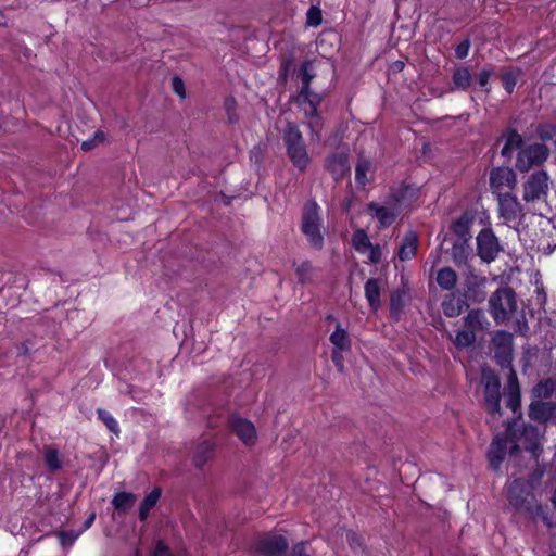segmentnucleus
<instances>
[{
    "mask_svg": "<svg viewBox=\"0 0 556 556\" xmlns=\"http://www.w3.org/2000/svg\"><path fill=\"white\" fill-rule=\"evenodd\" d=\"M501 139H505V144L501 150V155L503 157L510 160L515 149H522L523 139L514 128H507Z\"/></svg>",
    "mask_w": 556,
    "mask_h": 556,
    "instance_id": "b1692460",
    "label": "nucleus"
},
{
    "mask_svg": "<svg viewBox=\"0 0 556 556\" xmlns=\"http://www.w3.org/2000/svg\"><path fill=\"white\" fill-rule=\"evenodd\" d=\"M450 253L453 263L457 267L467 266L468 260L472 254L470 241H465L464 239H453Z\"/></svg>",
    "mask_w": 556,
    "mask_h": 556,
    "instance_id": "aec40b11",
    "label": "nucleus"
},
{
    "mask_svg": "<svg viewBox=\"0 0 556 556\" xmlns=\"http://www.w3.org/2000/svg\"><path fill=\"white\" fill-rule=\"evenodd\" d=\"M368 250H370V253H369V260L371 263H379L380 260H381V250L379 247H374L371 244V247L368 248Z\"/></svg>",
    "mask_w": 556,
    "mask_h": 556,
    "instance_id": "13d9d810",
    "label": "nucleus"
},
{
    "mask_svg": "<svg viewBox=\"0 0 556 556\" xmlns=\"http://www.w3.org/2000/svg\"><path fill=\"white\" fill-rule=\"evenodd\" d=\"M299 98L302 100V102L308 103V105H317L318 106L320 104V102L323 101V97L316 92H313L311 90V88H308V92L305 94L299 93Z\"/></svg>",
    "mask_w": 556,
    "mask_h": 556,
    "instance_id": "09e8293b",
    "label": "nucleus"
},
{
    "mask_svg": "<svg viewBox=\"0 0 556 556\" xmlns=\"http://www.w3.org/2000/svg\"><path fill=\"white\" fill-rule=\"evenodd\" d=\"M506 406L510 408L514 414H518L517 420L519 421L521 417L520 388L514 370L510 371L507 382Z\"/></svg>",
    "mask_w": 556,
    "mask_h": 556,
    "instance_id": "6ab92c4d",
    "label": "nucleus"
},
{
    "mask_svg": "<svg viewBox=\"0 0 556 556\" xmlns=\"http://www.w3.org/2000/svg\"><path fill=\"white\" fill-rule=\"evenodd\" d=\"M30 345V340H26L16 345V364L18 365V375L22 378H24L23 367H29L31 364ZM26 372H28V368H26Z\"/></svg>",
    "mask_w": 556,
    "mask_h": 556,
    "instance_id": "cd10ccee",
    "label": "nucleus"
},
{
    "mask_svg": "<svg viewBox=\"0 0 556 556\" xmlns=\"http://www.w3.org/2000/svg\"><path fill=\"white\" fill-rule=\"evenodd\" d=\"M367 210L375 214L380 223V226L383 228L389 227L396 218V215L392 208L378 205L375 202H370L367 205Z\"/></svg>",
    "mask_w": 556,
    "mask_h": 556,
    "instance_id": "c85d7f7f",
    "label": "nucleus"
},
{
    "mask_svg": "<svg viewBox=\"0 0 556 556\" xmlns=\"http://www.w3.org/2000/svg\"><path fill=\"white\" fill-rule=\"evenodd\" d=\"M457 274L451 267H443L437 274V283L444 291L453 290L457 285Z\"/></svg>",
    "mask_w": 556,
    "mask_h": 556,
    "instance_id": "2f4dec72",
    "label": "nucleus"
},
{
    "mask_svg": "<svg viewBox=\"0 0 556 556\" xmlns=\"http://www.w3.org/2000/svg\"><path fill=\"white\" fill-rule=\"evenodd\" d=\"M489 305L493 318L505 321L517 308L516 293L511 288H500L490 296Z\"/></svg>",
    "mask_w": 556,
    "mask_h": 556,
    "instance_id": "423d86ee",
    "label": "nucleus"
},
{
    "mask_svg": "<svg viewBox=\"0 0 556 556\" xmlns=\"http://www.w3.org/2000/svg\"><path fill=\"white\" fill-rule=\"evenodd\" d=\"M478 255L483 262L491 263L494 261L503 247L500 244L498 238L491 228H483L477 236Z\"/></svg>",
    "mask_w": 556,
    "mask_h": 556,
    "instance_id": "1a4fd4ad",
    "label": "nucleus"
},
{
    "mask_svg": "<svg viewBox=\"0 0 556 556\" xmlns=\"http://www.w3.org/2000/svg\"><path fill=\"white\" fill-rule=\"evenodd\" d=\"M517 185V178L515 172L509 167H496L490 173V186L496 191L503 187L514 189Z\"/></svg>",
    "mask_w": 556,
    "mask_h": 556,
    "instance_id": "dca6fc26",
    "label": "nucleus"
},
{
    "mask_svg": "<svg viewBox=\"0 0 556 556\" xmlns=\"http://www.w3.org/2000/svg\"><path fill=\"white\" fill-rule=\"evenodd\" d=\"M161 497V489L154 488L149 494H147L141 502L140 506L151 510Z\"/></svg>",
    "mask_w": 556,
    "mask_h": 556,
    "instance_id": "a18cd8bd",
    "label": "nucleus"
},
{
    "mask_svg": "<svg viewBox=\"0 0 556 556\" xmlns=\"http://www.w3.org/2000/svg\"><path fill=\"white\" fill-rule=\"evenodd\" d=\"M320 228L319 206L315 201H308L303 207L301 230L311 247L316 250H321L324 247V236Z\"/></svg>",
    "mask_w": 556,
    "mask_h": 556,
    "instance_id": "39448f33",
    "label": "nucleus"
},
{
    "mask_svg": "<svg viewBox=\"0 0 556 556\" xmlns=\"http://www.w3.org/2000/svg\"><path fill=\"white\" fill-rule=\"evenodd\" d=\"M321 117L312 118L308 122V127L311 128V131L316 135L317 139H319V129L321 128Z\"/></svg>",
    "mask_w": 556,
    "mask_h": 556,
    "instance_id": "4d7b16f0",
    "label": "nucleus"
},
{
    "mask_svg": "<svg viewBox=\"0 0 556 556\" xmlns=\"http://www.w3.org/2000/svg\"><path fill=\"white\" fill-rule=\"evenodd\" d=\"M172 88L180 98H185L186 97L185 83H184V80L180 77L175 76L172 79Z\"/></svg>",
    "mask_w": 556,
    "mask_h": 556,
    "instance_id": "603ef678",
    "label": "nucleus"
},
{
    "mask_svg": "<svg viewBox=\"0 0 556 556\" xmlns=\"http://www.w3.org/2000/svg\"><path fill=\"white\" fill-rule=\"evenodd\" d=\"M441 306L445 316L454 318L459 316L464 309L468 308L469 303H467L466 300L456 296L454 293H450L445 296Z\"/></svg>",
    "mask_w": 556,
    "mask_h": 556,
    "instance_id": "5701e85b",
    "label": "nucleus"
},
{
    "mask_svg": "<svg viewBox=\"0 0 556 556\" xmlns=\"http://www.w3.org/2000/svg\"><path fill=\"white\" fill-rule=\"evenodd\" d=\"M293 266L299 283L305 285L313 281L314 267L309 261L302 262L299 265L293 262Z\"/></svg>",
    "mask_w": 556,
    "mask_h": 556,
    "instance_id": "c9c22d12",
    "label": "nucleus"
},
{
    "mask_svg": "<svg viewBox=\"0 0 556 556\" xmlns=\"http://www.w3.org/2000/svg\"><path fill=\"white\" fill-rule=\"evenodd\" d=\"M494 358L501 367H509L513 358V336L504 330H498L492 337Z\"/></svg>",
    "mask_w": 556,
    "mask_h": 556,
    "instance_id": "9d476101",
    "label": "nucleus"
},
{
    "mask_svg": "<svg viewBox=\"0 0 556 556\" xmlns=\"http://www.w3.org/2000/svg\"><path fill=\"white\" fill-rule=\"evenodd\" d=\"M346 541L353 549H357V548L362 547V542H361L359 536L352 530L346 532Z\"/></svg>",
    "mask_w": 556,
    "mask_h": 556,
    "instance_id": "5fc2aeb1",
    "label": "nucleus"
},
{
    "mask_svg": "<svg viewBox=\"0 0 556 556\" xmlns=\"http://www.w3.org/2000/svg\"><path fill=\"white\" fill-rule=\"evenodd\" d=\"M94 519H96V513L90 514L89 517L85 520L84 526L80 531L83 532V531L87 530L88 528H90L91 525L93 523Z\"/></svg>",
    "mask_w": 556,
    "mask_h": 556,
    "instance_id": "680f3d73",
    "label": "nucleus"
},
{
    "mask_svg": "<svg viewBox=\"0 0 556 556\" xmlns=\"http://www.w3.org/2000/svg\"><path fill=\"white\" fill-rule=\"evenodd\" d=\"M42 459L50 473H55L63 468L64 457L55 445L42 447Z\"/></svg>",
    "mask_w": 556,
    "mask_h": 556,
    "instance_id": "412c9836",
    "label": "nucleus"
},
{
    "mask_svg": "<svg viewBox=\"0 0 556 556\" xmlns=\"http://www.w3.org/2000/svg\"><path fill=\"white\" fill-rule=\"evenodd\" d=\"M556 414L555 401H541L533 399L529 406V417L531 420L545 422Z\"/></svg>",
    "mask_w": 556,
    "mask_h": 556,
    "instance_id": "f3484780",
    "label": "nucleus"
},
{
    "mask_svg": "<svg viewBox=\"0 0 556 556\" xmlns=\"http://www.w3.org/2000/svg\"><path fill=\"white\" fill-rule=\"evenodd\" d=\"M500 216L506 222L516 220L521 212V205L517 198L509 192L497 194Z\"/></svg>",
    "mask_w": 556,
    "mask_h": 556,
    "instance_id": "2eb2a0df",
    "label": "nucleus"
},
{
    "mask_svg": "<svg viewBox=\"0 0 556 556\" xmlns=\"http://www.w3.org/2000/svg\"><path fill=\"white\" fill-rule=\"evenodd\" d=\"M464 325L466 328L472 330L475 333L484 331L489 328L490 323L482 309H471L464 317Z\"/></svg>",
    "mask_w": 556,
    "mask_h": 556,
    "instance_id": "393cba45",
    "label": "nucleus"
},
{
    "mask_svg": "<svg viewBox=\"0 0 556 556\" xmlns=\"http://www.w3.org/2000/svg\"><path fill=\"white\" fill-rule=\"evenodd\" d=\"M164 554H168V548L164 544L159 543L155 548V556H163Z\"/></svg>",
    "mask_w": 556,
    "mask_h": 556,
    "instance_id": "e2e57ef3",
    "label": "nucleus"
},
{
    "mask_svg": "<svg viewBox=\"0 0 556 556\" xmlns=\"http://www.w3.org/2000/svg\"><path fill=\"white\" fill-rule=\"evenodd\" d=\"M329 340L334 345L333 350L349 351L351 349V340L348 331L340 325H338L336 330L330 334Z\"/></svg>",
    "mask_w": 556,
    "mask_h": 556,
    "instance_id": "f704fd0d",
    "label": "nucleus"
},
{
    "mask_svg": "<svg viewBox=\"0 0 556 556\" xmlns=\"http://www.w3.org/2000/svg\"><path fill=\"white\" fill-rule=\"evenodd\" d=\"M509 437L497 434L491 442L488 450V459L493 470H498L507 453Z\"/></svg>",
    "mask_w": 556,
    "mask_h": 556,
    "instance_id": "4468645a",
    "label": "nucleus"
},
{
    "mask_svg": "<svg viewBox=\"0 0 556 556\" xmlns=\"http://www.w3.org/2000/svg\"><path fill=\"white\" fill-rule=\"evenodd\" d=\"M370 167L371 163L369 160H367L364 156H359L357 159V163L355 166V180L357 185L362 187L366 186V184L368 182L367 173L369 172Z\"/></svg>",
    "mask_w": 556,
    "mask_h": 556,
    "instance_id": "4c0bfd02",
    "label": "nucleus"
},
{
    "mask_svg": "<svg viewBox=\"0 0 556 556\" xmlns=\"http://www.w3.org/2000/svg\"><path fill=\"white\" fill-rule=\"evenodd\" d=\"M325 166L327 170L332 175L334 180L342 179L346 174L350 173V164L348 154L343 152L332 153L326 159Z\"/></svg>",
    "mask_w": 556,
    "mask_h": 556,
    "instance_id": "a211bd4d",
    "label": "nucleus"
},
{
    "mask_svg": "<svg viewBox=\"0 0 556 556\" xmlns=\"http://www.w3.org/2000/svg\"><path fill=\"white\" fill-rule=\"evenodd\" d=\"M380 283L376 278H369L365 283V296L372 311H377L380 305Z\"/></svg>",
    "mask_w": 556,
    "mask_h": 556,
    "instance_id": "c756f323",
    "label": "nucleus"
},
{
    "mask_svg": "<svg viewBox=\"0 0 556 556\" xmlns=\"http://www.w3.org/2000/svg\"><path fill=\"white\" fill-rule=\"evenodd\" d=\"M92 139H94V141L98 143V142H103L104 139H105V134L101 130H97L92 137Z\"/></svg>",
    "mask_w": 556,
    "mask_h": 556,
    "instance_id": "0e129e2a",
    "label": "nucleus"
},
{
    "mask_svg": "<svg viewBox=\"0 0 556 556\" xmlns=\"http://www.w3.org/2000/svg\"><path fill=\"white\" fill-rule=\"evenodd\" d=\"M353 245L356 251L361 253H365L369 247H371V242L365 232V230L358 229L354 232L352 238Z\"/></svg>",
    "mask_w": 556,
    "mask_h": 556,
    "instance_id": "a19ab883",
    "label": "nucleus"
},
{
    "mask_svg": "<svg viewBox=\"0 0 556 556\" xmlns=\"http://www.w3.org/2000/svg\"><path fill=\"white\" fill-rule=\"evenodd\" d=\"M507 497L509 505L515 510L523 513L532 519L540 517L547 528L554 527L556 521L554 514H547L543 510L527 482L521 479L513 480L508 485Z\"/></svg>",
    "mask_w": 556,
    "mask_h": 556,
    "instance_id": "f257e3e1",
    "label": "nucleus"
},
{
    "mask_svg": "<svg viewBox=\"0 0 556 556\" xmlns=\"http://www.w3.org/2000/svg\"><path fill=\"white\" fill-rule=\"evenodd\" d=\"M548 176L544 170L534 172L523 184V200L534 202L547 193Z\"/></svg>",
    "mask_w": 556,
    "mask_h": 556,
    "instance_id": "9b49d317",
    "label": "nucleus"
},
{
    "mask_svg": "<svg viewBox=\"0 0 556 556\" xmlns=\"http://www.w3.org/2000/svg\"><path fill=\"white\" fill-rule=\"evenodd\" d=\"M551 502L553 504L554 509H556V489L554 490V492L552 494Z\"/></svg>",
    "mask_w": 556,
    "mask_h": 556,
    "instance_id": "774afa93",
    "label": "nucleus"
},
{
    "mask_svg": "<svg viewBox=\"0 0 556 556\" xmlns=\"http://www.w3.org/2000/svg\"><path fill=\"white\" fill-rule=\"evenodd\" d=\"M418 238L415 231H408L403 237V242L399 249V258L401 261L410 260L416 252Z\"/></svg>",
    "mask_w": 556,
    "mask_h": 556,
    "instance_id": "bb28decb",
    "label": "nucleus"
},
{
    "mask_svg": "<svg viewBox=\"0 0 556 556\" xmlns=\"http://www.w3.org/2000/svg\"><path fill=\"white\" fill-rule=\"evenodd\" d=\"M288 547V539L276 533H265L254 543V551L260 556H281L286 554Z\"/></svg>",
    "mask_w": 556,
    "mask_h": 556,
    "instance_id": "6e6552de",
    "label": "nucleus"
},
{
    "mask_svg": "<svg viewBox=\"0 0 556 556\" xmlns=\"http://www.w3.org/2000/svg\"><path fill=\"white\" fill-rule=\"evenodd\" d=\"M317 108V105H309V109L305 110V115L309 119L320 117Z\"/></svg>",
    "mask_w": 556,
    "mask_h": 556,
    "instance_id": "bf43d9fd",
    "label": "nucleus"
},
{
    "mask_svg": "<svg viewBox=\"0 0 556 556\" xmlns=\"http://www.w3.org/2000/svg\"><path fill=\"white\" fill-rule=\"evenodd\" d=\"M506 433L511 442L509 447L510 455L518 454L521 447L530 452L535 458L542 453L539 427L526 424H522L520 427L518 420H513L507 422Z\"/></svg>",
    "mask_w": 556,
    "mask_h": 556,
    "instance_id": "f03ea898",
    "label": "nucleus"
},
{
    "mask_svg": "<svg viewBox=\"0 0 556 556\" xmlns=\"http://www.w3.org/2000/svg\"><path fill=\"white\" fill-rule=\"evenodd\" d=\"M481 383L483 386L484 407L493 420H498L502 415L501 408V380L494 370L483 368L481 372Z\"/></svg>",
    "mask_w": 556,
    "mask_h": 556,
    "instance_id": "20e7f679",
    "label": "nucleus"
},
{
    "mask_svg": "<svg viewBox=\"0 0 556 556\" xmlns=\"http://www.w3.org/2000/svg\"><path fill=\"white\" fill-rule=\"evenodd\" d=\"M306 21L309 26H318L320 25L323 17L321 11L317 7H311L306 13Z\"/></svg>",
    "mask_w": 556,
    "mask_h": 556,
    "instance_id": "de8ad7c7",
    "label": "nucleus"
},
{
    "mask_svg": "<svg viewBox=\"0 0 556 556\" xmlns=\"http://www.w3.org/2000/svg\"><path fill=\"white\" fill-rule=\"evenodd\" d=\"M149 513H150V510H148V509H146V508L140 506L139 507V519L141 521H144L148 518Z\"/></svg>",
    "mask_w": 556,
    "mask_h": 556,
    "instance_id": "69168bd1",
    "label": "nucleus"
},
{
    "mask_svg": "<svg viewBox=\"0 0 556 556\" xmlns=\"http://www.w3.org/2000/svg\"><path fill=\"white\" fill-rule=\"evenodd\" d=\"M312 61H304L301 64L299 76L301 78V89L300 94H305L308 92V88H311V83L315 77V74L312 72Z\"/></svg>",
    "mask_w": 556,
    "mask_h": 556,
    "instance_id": "e433bc0d",
    "label": "nucleus"
},
{
    "mask_svg": "<svg viewBox=\"0 0 556 556\" xmlns=\"http://www.w3.org/2000/svg\"><path fill=\"white\" fill-rule=\"evenodd\" d=\"M97 146V142L94 141V139H88V140H85L81 142V149L84 151H90L92 150L94 147Z\"/></svg>",
    "mask_w": 556,
    "mask_h": 556,
    "instance_id": "052dcab7",
    "label": "nucleus"
},
{
    "mask_svg": "<svg viewBox=\"0 0 556 556\" xmlns=\"http://www.w3.org/2000/svg\"><path fill=\"white\" fill-rule=\"evenodd\" d=\"M452 81L454 89L467 90L472 81V76L468 67H456L453 72Z\"/></svg>",
    "mask_w": 556,
    "mask_h": 556,
    "instance_id": "72a5a7b5",
    "label": "nucleus"
},
{
    "mask_svg": "<svg viewBox=\"0 0 556 556\" xmlns=\"http://www.w3.org/2000/svg\"><path fill=\"white\" fill-rule=\"evenodd\" d=\"M520 75H521V70L518 67L510 68L502 74V76H501L502 85L508 94L513 93Z\"/></svg>",
    "mask_w": 556,
    "mask_h": 556,
    "instance_id": "58836bf2",
    "label": "nucleus"
},
{
    "mask_svg": "<svg viewBox=\"0 0 556 556\" xmlns=\"http://www.w3.org/2000/svg\"><path fill=\"white\" fill-rule=\"evenodd\" d=\"M403 306L402 296L399 293H393L390 300V308L392 312H399Z\"/></svg>",
    "mask_w": 556,
    "mask_h": 556,
    "instance_id": "6e6d98bb",
    "label": "nucleus"
},
{
    "mask_svg": "<svg viewBox=\"0 0 556 556\" xmlns=\"http://www.w3.org/2000/svg\"><path fill=\"white\" fill-rule=\"evenodd\" d=\"M493 74H494V72H493L492 67L485 66L479 72V74L477 76L479 86L481 88H484L485 92H488V93L490 92V89L488 88L489 80Z\"/></svg>",
    "mask_w": 556,
    "mask_h": 556,
    "instance_id": "49530a36",
    "label": "nucleus"
},
{
    "mask_svg": "<svg viewBox=\"0 0 556 556\" xmlns=\"http://www.w3.org/2000/svg\"><path fill=\"white\" fill-rule=\"evenodd\" d=\"M282 139L287 155L291 163L300 172H304L311 163V157L307 153L302 132L295 123H287L282 134Z\"/></svg>",
    "mask_w": 556,
    "mask_h": 556,
    "instance_id": "7ed1b4c3",
    "label": "nucleus"
},
{
    "mask_svg": "<svg viewBox=\"0 0 556 556\" xmlns=\"http://www.w3.org/2000/svg\"><path fill=\"white\" fill-rule=\"evenodd\" d=\"M476 333L472 330L466 328L456 332L454 344L460 349H465L472 345L476 342Z\"/></svg>",
    "mask_w": 556,
    "mask_h": 556,
    "instance_id": "ea45409f",
    "label": "nucleus"
},
{
    "mask_svg": "<svg viewBox=\"0 0 556 556\" xmlns=\"http://www.w3.org/2000/svg\"><path fill=\"white\" fill-rule=\"evenodd\" d=\"M228 427L245 445L250 446L256 442V430L250 420L239 416H231L228 420Z\"/></svg>",
    "mask_w": 556,
    "mask_h": 556,
    "instance_id": "ddd939ff",
    "label": "nucleus"
},
{
    "mask_svg": "<svg viewBox=\"0 0 556 556\" xmlns=\"http://www.w3.org/2000/svg\"><path fill=\"white\" fill-rule=\"evenodd\" d=\"M471 46V41L469 38H465L456 48H455V56L458 60H464L468 53Z\"/></svg>",
    "mask_w": 556,
    "mask_h": 556,
    "instance_id": "3c124183",
    "label": "nucleus"
},
{
    "mask_svg": "<svg viewBox=\"0 0 556 556\" xmlns=\"http://www.w3.org/2000/svg\"><path fill=\"white\" fill-rule=\"evenodd\" d=\"M518 326H519V332H520V334L526 336V334H527V331H528V326H527V324H526V323H522V325H521V323L518 320Z\"/></svg>",
    "mask_w": 556,
    "mask_h": 556,
    "instance_id": "338daca9",
    "label": "nucleus"
},
{
    "mask_svg": "<svg viewBox=\"0 0 556 556\" xmlns=\"http://www.w3.org/2000/svg\"><path fill=\"white\" fill-rule=\"evenodd\" d=\"M556 392V380L545 379L540 381L532 390L533 399L541 401H553L554 393Z\"/></svg>",
    "mask_w": 556,
    "mask_h": 556,
    "instance_id": "7c9ffc66",
    "label": "nucleus"
},
{
    "mask_svg": "<svg viewBox=\"0 0 556 556\" xmlns=\"http://www.w3.org/2000/svg\"><path fill=\"white\" fill-rule=\"evenodd\" d=\"M81 531H60L58 532V536L60 539V543L63 547H70L74 544L77 538L80 535Z\"/></svg>",
    "mask_w": 556,
    "mask_h": 556,
    "instance_id": "c03bdc74",
    "label": "nucleus"
},
{
    "mask_svg": "<svg viewBox=\"0 0 556 556\" xmlns=\"http://www.w3.org/2000/svg\"><path fill=\"white\" fill-rule=\"evenodd\" d=\"M98 418L106 426L108 430L114 434L119 433V427L114 417L105 409L98 408L97 409Z\"/></svg>",
    "mask_w": 556,
    "mask_h": 556,
    "instance_id": "79ce46f5",
    "label": "nucleus"
},
{
    "mask_svg": "<svg viewBox=\"0 0 556 556\" xmlns=\"http://www.w3.org/2000/svg\"><path fill=\"white\" fill-rule=\"evenodd\" d=\"M136 500L134 493L118 492L113 496L111 504L118 513L126 514L134 507Z\"/></svg>",
    "mask_w": 556,
    "mask_h": 556,
    "instance_id": "473e14b6",
    "label": "nucleus"
},
{
    "mask_svg": "<svg viewBox=\"0 0 556 556\" xmlns=\"http://www.w3.org/2000/svg\"><path fill=\"white\" fill-rule=\"evenodd\" d=\"M342 352L343 351L340 350H333L331 353V361L340 372L344 370V358Z\"/></svg>",
    "mask_w": 556,
    "mask_h": 556,
    "instance_id": "864d4df0",
    "label": "nucleus"
},
{
    "mask_svg": "<svg viewBox=\"0 0 556 556\" xmlns=\"http://www.w3.org/2000/svg\"><path fill=\"white\" fill-rule=\"evenodd\" d=\"M549 154L551 151L544 143L526 146L517 153L516 168L521 173H526L532 167H539L546 162Z\"/></svg>",
    "mask_w": 556,
    "mask_h": 556,
    "instance_id": "0eeeda50",
    "label": "nucleus"
},
{
    "mask_svg": "<svg viewBox=\"0 0 556 556\" xmlns=\"http://www.w3.org/2000/svg\"><path fill=\"white\" fill-rule=\"evenodd\" d=\"M308 541H301L294 544L286 556H309L307 552Z\"/></svg>",
    "mask_w": 556,
    "mask_h": 556,
    "instance_id": "8fccbe9b",
    "label": "nucleus"
},
{
    "mask_svg": "<svg viewBox=\"0 0 556 556\" xmlns=\"http://www.w3.org/2000/svg\"><path fill=\"white\" fill-rule=\"evenodd\" d=\"M472 223L473 216L468 213H463L457 219H455L450 226V230L455 236L454 239H464L465 241H470L472 238L470 233V227Z\"/></svg>",
    "mask_w": 556,
    "mask_h": 556,
    "instance_id": "4be33fe9",
    "label": "nucleus"
},
{
    "mask_svg": "<svg viewBox=\"0 0 556 556\" xmlns=\"http://www.w3.org/2000/svg\"><path fill=\"white\" fill-rule=\"evenodd\" d=\"M215 453V443L208 440L200 442L194 450L192 462L197 468H202Z\"/></svg>",
    "mask_w": 556,
    "mask_h": 556,
    "instance_id": "a878e982",
    "label": "nucleus"
},
{
    "mask_svg": "<svg viewBox=\"0 0 556 556\" xmlns=\"http://www.w3.org/2000/svg\"><path fill=\"white\" fill-rule=\"evenodd\" d=\"M488 280L485 277L470 273L465 279L464 300L475 304L482 303L486 298L485 285Z\"/></svg>",
    "mask_w": 556,
    "mask_h": 556,
    "instance_id": "f8f14e48",
    "label": "nucleus"
},
{
    "mask_svg": "<svg viewBox=\"0 0 556 556\" xmlns=\"http://www.w3.org/2000/svg\"><path fill=\"white\" fill-rule=\"evenodd\" d=\"M536 134L542 141L555 140L556 124H539L536 127Z\"/></svg>",
    "mask_w": 556,
    "mask_h": 556,
    "instance_id": "37998d69",
    "label": "nucleus"
}]
</instances>
